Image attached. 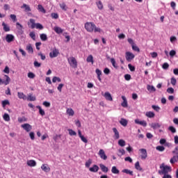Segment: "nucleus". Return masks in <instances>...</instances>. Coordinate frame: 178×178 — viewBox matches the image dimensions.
Listing matches in <instances>:
<instances>
[{
	"label": "nucleus",
	"mask_w": 178,
	"mask_h": 178,
	"mask_svg": "<svg viewBox=\"0 0 178 178\" xmlns=\"http://www.w3.org/2000/svg\"><path fill=\"white\" fill-rule=\"evenodd\" d=\"M135 123H136V124H140V126H143V127H147V122L145 120L140 121V120L136 119L135 120Z\"/></svg>",
	"instance_id": "13"
},
{
	"label": "nucleus",
	"mask_w": 178,
	"mask_h": 178,
	"mask_svg": "<svg viewBox=\"0 0 178 178\" xmlns=\"http://www.w3.org/2000/svg\"><path fill=\"white\" fill-rule=\"evenodd\" d=\"M70 136H77V133L74 131L73 129H68Z\"/></svg>",
	"instance_id": "46"
},
{
	"label": "nucleus",
	"mask_w": 178,
	"mask_h": 178,
	"mask_svg": "<svg viewBox=\"0 0 178 178\" xmlns=\"http://www.w3.org/2000/svg\"><path fill=\"white\" fill-rule=\"evenodd\" d=\"M147 90L148 91H153V92L156 91V89L155 88V87L149 85L147 86Z\"/></svg>",
	"instance_id": "45"
},
{
	"label": "nucleus",
	"mask_w": 178,
	"mask_h": 178,
	"mask_svg": "<svg viewBox=\"0 0 178 178\" xmlns=\"http://www.w3.org/2000/svg\"><path fill=\"white\" fill-rule=\"evenodd\" d=\"M60 8L63 9V10H67V7L66 6V4L65 3H61L59 4Z\"/></svg>",
	"instance_id": "42"
},
{
	"label": "nucleus",
	"mask_w": 178,
	"mask_h": 178,
	"mask_svg": "<svg viewBox=\"0 0 178 178\" xmlns=\"http://www.w3.org/2000/svg\"><path fill=\"white\" fill-rule=\"evenodd\" d=\"M35 19H30L29 22H28V26L31 29H35Z\"/></svg>",
	"instance_id": "10"
},
{
	"label": "nucleus",
	"mask_w": 178,
	"mask_h": 178,
	"mask_svg": "<svg viewBox=\"0 0 178 178\" xmlns=\"http://www.w3.org/2000/svg\"><path fill=\"white\" fill-rule=\"evenodd\" d=\"M99 168L104 173L108 172V168L106 167L104 164H99Z\"/></svg>",
	"instance_id": "15"
},
{
	"label": "nucleus",
	"mask_w": 178,
	"mask_h": 178,
	"mask_svg": "<svg viewBox=\"0 0 178 178\" xmlns=\"http://www.w3.org/2000/svg\"><path fill=\"white\" fill-rule=\"evenodd\" d=\"M85 29L88 33H92V31H94V33H101L102 31V29L97 27L93 22H86L85 24Z\"/></svg>",
	"instance_id": "1"
},
{
	"label": "nucleus",
	"mask_w": 178,
	"mask_h": 178,
	"mask_svg": "<svg viewBox=\"0 0 178 178\" xmlns=\"http://www.w3.org/2000/svg\"><path fill=\"white\" fill-rule=\"evenodd\" d=\"M3 119L5 120V122H9L10 120V116H9V114L4 113L3 115Z\"/></svg>",
	"instance_id": "33"
},
{
	"label": "nucleus",
	"mask_w": 178,
	"mask_h": 178,
	"mask_svg": "<svg viewBox=\"0 0 178 178\" xmlns=\"http://www.w3.org/2000/svg\"><path fill=\"white\" fill-rule=\"evenodd\" d=\"M63 83H60L57 87V90H59V92H62V88H63Z\"/></svg>",
	"instance_id": "62"
},
{
	"label": "nucleus",
	"mask_w": 178,
	"mask_h": 178,
	"mask_svg": "<svg viewBox=\"0 0 178 178\" xmlns=\"http://www.w3.org/2000/svg\"><path fill=\"white\" fill-rule=\"evenodd\" d=\"M136 56L130 51H127L125 53V58L127 60V62H131L133 60V58H135Z\"/></svg>",
	"instance_id": "4"
},
{
	"label": "nucleus",
	"mask_w": 178,
	"mask_h": 178,
	"mask_svg": "<svg viewBox=\"0 0 178 178\" xmlns=\"http://www.w3.org/2000/svg\"><path fill=\"white\" fill-rule=\"evenodd\" d=\"M146 116L147 118H154L155 116V113L152 111H149L146 113Z\"/></svg>",
	"instance_id": "38"
},
{
	"label": "nucleus",
	"mask_w": 178,
	"mask_h": 178,
	"mask_svg": "<svg viewBox=\"0 0 178 178\" xmlns=\"http://www.w3.org/2000/svg\"><path fill=\"white\" fill-rule=\"evenodd\" d=\"M120 124H122V126H123L124 127H126V126H127V120L124 119V118H122L120 121Z\"/></svg>",
	"instance_id": "30"
},
{
	"label": "nucleus",
	"mask_w": 178,
	"mask_h": 178,
	"mask_svg": "<svg viewBox=\"0 0 178 178\" xmlns=\"http://www.w3.org/2000/svg\"><path fill=\"white\" fill-rule=\"evenodd\" d=\"M4 79H5V81H3L0 78V85L5 84V86H8V84H9L10 83V77H9V76H8V75H4Z\"/></svg>",
	"instance_id": "6"
},
{
	"label": "nucleus",
	"mask_w": 178,
	"mask_h": 178,
	"mask_svg": "<svg viewBox=\"0 0 178 178\" xmlns=\"http://www.w3.org/2000/svg\"><path fill=\"white\" fill-rule=\"evenodd\" d=\"M86 62H88V63H94V57L92 56V55H89L88 56Z\"/></svg>",
	"instance_id": "27"
},
{
	"label": "nucleus",
	"mask_w": 178,
	"mask_h": 178,
	"mask_svg": "<svg viewBox=\"0 0 178 178\" xmlns=\"http://www.w3.org/2000/svg\"><path fill=\"white\" fill-rule=\"evenodd\" d=\"M128 67H129V70H131V72H134L136 70V67L134 66L131 65V64H129Z\"/></svg>",
	"instance_id": "60"
},
{
	"label": "nucleus",
	"mask_w": 178,
	"mask_h": 178,
	"mask_svg": "<svg viewBox=\"0 0 178 178\" xmlns=\"http://www.w3.org/2000/svg\"><path fill=\"white\" fill-rule=\"evenodd\" d=\"M131 47H132L133 51H135L136 52H140V48H138V47H137V46L136 45V44H133V45L131 46Z\"/></svg>",
	"instance_id": "43"
},
{
	"label": "nucleus",
	"mask_w": 178,
	"mask_h": 178,
	"mask_svg": "<svg viewBox=\"0 0 178 178\" xmlns=\"http://www.w3.org/2000/svg\"><path fill=\"white\" fill-rule=\"evenodd\" d=\"M17 97L18 98H19V99H24V101H26V99H27V96H26V95H24V93L22 92H17Z\"/></svg>",
	"instance_id": "14"
},
{
	"label": "nucleus",
	"mask_w": 178,
	"mask_h": 178,
	"mask_svg": "<svg viewBox=\"0 0 178 178\" xmlns=\"http://www.w3.org/2000/svg\"><path fill=\"white\" fill-rule=\"evenodd\" d=\"M152 109L156 111V112H159V111L161 110V108H159V106L155 105L152 106Z\"/></svg>",
	"instance_id": "55"
},
{
	"label": "nucleus",
	"mask_w": 178,
	"mask_h": 178,
	"mask_svg": "<svg viewBox=\"0 0 178 178\" xmlns=\"http://www.w3.org/2000/svg\"><path fill=\"white\" fill-rule=\"evenodd\" d=\"M176 83H177V81L176 80V78H171V84L172 86H176Z\"/></svg>",
	"instance_id": "61"
},
{
	"label": "nucleus",
	"mask_w": 178,
	"mask_h": 178,
	"mask_svg": "<svg viewBox=\"0 0 178 178\" xmlns=\"http://www.w3.org/2000/svg\"><path fill=\"white\" fill-rule=\"evenodd\" d=\"M52 81L54 83H56V81H58V83H60V81H62V80L59 77L54 76L53 79H52Z\"/></svg>",
	"instance_id": "41"
},
{
	"label": "nucleus",
	"mask_w": 178,
	"mask_h": 178,
	"mask_svg": "<svg viewBox=\"0 0 178 178\" xmlns=\"http://www.w3.org/2000/svg\"><path fill=\"white\" fill-rule=\"evenodd\" d=\"M111 63L115 69H119V65H118V63H116V60L115 58H111Z\"/></svg>",
	"instance_id": "21"
},
{
	"label": "nucleus",
	"mask_w": 178,
	"mask_h": 178,
	"mask_svg": "<svg viewBox=\"0 0 178 178\" xmlns=\"http://www.w3.org/2000/svg\"><path fill=\"white\" fill-rule=\"evenodd\" d=\"M27 101H35V96H33L32 93H30L28 95V97H26Z\"/></svg>",
	"instance_id": "25"
},
{
	"label": "nucleus",
	"mask_w": 178,
	"mask_h": 178,
	"mask_svg": "<svg viewBox=\"0 0 178 178\" xmlns=\"http://www.w3.org/2000/svg\"><path fill=\"white\" fill-rule=\"evenodd\" d=\"M99 156H106V155H105V151H104L102 149L99 150Z\"/></svg>",
	"instance_id": "53"
},
{
	"label": "nucleus",
	"mask_w": 178,
	"mask_h": 178,
	"mask_svg": "<svg viewBox=\"0 0 178 178\" xmlns=\"http://www.w3.org/2000/svg\"><path fill=\"white\" fill-rule=\"evenodd\" d=\"M54 31L55 33H56V34H62V33H63V29L59 26H55L54 28Z\"/></svg>",
	"instance_id": "19"
},
{
	"label": "nucleus",
	"mask_w": 178,
	"mask_h": 178,
	"mask_svg": "<svg viewBox=\"0 0 178 178\" xmlns=\"http://www.w3.org/2000/svg\"><path fill=\"white\" fill-rule=\"evenodd\" d=\"M111 172L115 175H118L119 174V170H118L116 166H113L111 168Z\"/></svg>",
	"instance_id": "35"
},
{
	"label": "nucleus",
	"mask_w": 178,
	"mask_h": 178,
	"mask_svg": "<svg viewBox=\"0 0 178 178\" xmlns=\"http://www.w3.org/2000/svg\"><path fill=\"white\" fill-rule=\"evenodd\" d=\"M96 5L98 9H99V10H102L104 9V4H102V1H96Z\"/></svg>",
	"instance_id": "23"
},
{
	"label": "nucleus",
	"mask_w": 178,
	"mask_h": 178,
	"mask_svg": "<svg viewBox=\"0 0 178 178\" xmlns=\"http://www.w3.org/2000/svg\"><path fill=\"white\" fill-rule=\"evenodd\" d=\"M122 99L123 100V102L121 104V106L123 108H127V99H126L125 96H122Z\"/></svg>",
	"instance_id": "20"
},
{
	"label": "nucleus",
	"mask_w": 178,
	"mask_h": 178,
	"mask_svg": "<svg viewBox=\"0 0 178 178\" xmlns=\"http://www.w3.org/2000/svg\"><path fill=\"white\" fill-rule=\"evenodd\" d=\"M10 19H12V20L13 22H16L17 20V18L16 17V15H15V14H11L10 15Z\"/></svg>",
	"instance_id": "57"
},
{
	"label": "nucleus",
	"mask_w": 178,
	"mask_h": 178,
	"mask_svg": "<svg viewBox=\"0 0 178 178\" xmlns=\"http://www.w3.org/2000/svg\"><path fill=\"white\" fill-rule=\"evenodd\" d=\"M156 149H157V151H160L161 152L165 151V147L163 146H157Z\"/></svg>",
	"instance_id": "54"
},
{
	"label": "nucleus",
	"mask_w": 178,
	"mask_h": 178,
	"mask_svg": "<svg viewBox=\"0 0 178 178\" xmlns=\"http://www.w3.org/2000/svg\"><path fill=\"white\" fill-rule=\"evenodd\" d=\"M2 26L3 27V30L4 31H10V28L9 27V26H8V24H6L5 22L2 23Z\"/></svg>",
	"instance_id": "32"
},
{
	"label": "nucleus",
	"mask_w": 178,
	"mask_h": 178,
	"mask_svg": "<svg viewBox=\"0 0 178 178\" xmlns=\"http://www.w3.org/2000/svg\"><path fill=\"white\" fill-rule=\"evenodd\" d=\"M21 9H24V10L26 12H31V8H30L29 5H27L26 3H24L22 6H21Z\"/></svg>",
	"instance_id": "16"
},
{
	"label": "nucleus",
	"mask_w": 178,
	"mask_h": 178,
	"mask_svg": "<svg viewBox=\"0 0 178 178\" xmlns=\"http://www.w3.org/2000/svg\"><path fill=\"white\" fill-rule=\"evenodd\" d=\"M95 73L97 75V79L99 81H102V79H101V76L102 75V71H101V70L99 69H96Z\"/></svg>",
	"instance_id": "18"
},
{
	"label": "nucleus",
	"mask_w": 178,
	"mask_h": 178,
	"mask_svg": "<svg viewBox=\"0 0 178 178\" xmlns=\"http://www.w3.org/2000/svg\"><path fill=\"white\" fill-rule=\"evenodd\" d=\"M103 96L106 98V101H113V98H112V95L109 93V92H106Z\"/></svg>",
	"instance_id": "12"
},
{
	"label": "nucleus",
	"mask_w": 178,
	"mask_h": 178,
	"mask_svg": "<svg viewBox=\"0 0 178 178\" xmlns=\"http://www.w3.org/2000/svg\"><path fill=\"white\" fill-rule=\"evenodd\" d=\"M35 29H38L39 30H42V29H44V26H42V24H40V23H37L35 25Z\"/></svg>",
	"instance_id": "44"
},
{
	"label": "nucleus",
	"mask_w": 178,
	"mask_h": 178,
	"mask_svg": "<svg viewBox=\"0 0 178 178\" xmlns=\"http://www.w3.org/2000/svg\"><path fill=\"white\" fill-rule=\"evenodd\" d=\"M98 170H99V167L97 165H92V168H89V171H90L91 172L96 173L98 172Z\"/></svg>",
	"instance_id": "17"
},
{
	"label": "nucleus",
	"mask_w": 178,
	"mask_h": 178,
	"mask_svg": "<svg viewBox=\"0 0 178 178\" xmlns=\"http://www.w3.org/2000/svg\"><path fill=\"white\" fill-rule=\"evenodd\" d=\"M167 92H168V94H173V92H175V89H173V88H168L167 89Z\"/></svg>",
	"instance_id": "59"
},
{
	"label": "nucleus",
	"mask_w": 178,
	"mask_h": 178,
	"mask_svg": "<svg viewBox=\"0 0 178 178\" xmlns=\"http://www.w3.org/2000/svg\"><path fill=\"white\" fill-rule=\"evenodd\" d=\"M26 164H27V165H29L30 167L36 166V162L33 160L27 161Z\"/></svg>",
	"instance_id": "22"
},
{
	"label": "nucleus",
	"mask_w": 178,
	"mask_h": 178,
	"mask_svg": "<svg viewBox=\"0 0 178 178\" xmlns=\"http://www.w3.org/2000/svg\"><path fill=\"white\" fill-rule=\"evenodd\" d=\"M135 168H136L137 170L142 171L143 168H140L139 161H137L136 163H135Z\"/></svg>",
	"instance_id": "39"
},
{
	"label": "nucleus",
	"mask_w": 178,
	"mask_h": 178,
	"mask_svg": "<svg viewBox=\"0 0 178 178\" xmlns=\"http://www.w3.org/2000/svg\"><path fill=\"white\" fill-rule=\"evenodd\" d=\"M51 17L52 19H58L59 18V15H58V13H51Z\"/></svg>",
	"instance_id": "63"
},
{
	"label": "nucleus",
	"mask_w": 178,
	"mask_h": 178,
	"mask_svg": "<svg viewBox=\"0 0 178 178\" xmlns=\"http://www.w3.org/2000/svg\"><path fill=\"white\" fill-rule=\"evenodd\" d=\"M67 61L70 63V66H72V67H74V69H76V67H77V60L74 57L68 58Z\"/></svg>",
	"instance_id": "3"
},
{
	"label": "nucleus",
	"mask_w": 178,
	"mask_h": 178,
	"mask_svg": "<svg viewBox=\"0 0 178 178\" xmlns=\"http://www.w3.org/2000/svg\"><path fill=\"white\" fill-rule=\"evenodd\" d=\"M41 169L46 173L49 172L51 171V168L49 167L48 164H42L41 166Z\"/></svg>",
	"instance_id": "9"
},
{
	"label": "nucleus",
	"mask_w": 178,
	"mask_h": 178,
	"mask_svg": "<svg viewBox=\"0 0 178 178\" xmlns=\"http://www.w3.org/2000/svg\"><path fill=\"white\" fill-rule=\"evenodd\" d=\"M118 145H120V147H124V145H126V141H124L123 139L119 140Z\"/></svg>",
	"instance_id": "36"
},
{
	"label": "nucleus",
	"mask_w": 178,
	"mask_h": 178,
	"mask_svg": "<svg viewBox=\"0 0 178 178\" xmlns=\"http://www.w3.org/2000/svg\"><path fill=\"white\" fill-rule=\"evenodd\" d=\"M21 127H22V129H24V130L27 131V133H29V131H31V130L33 129V127H31V125H30V124H24L21 125Z\"/></svg>",
	"instance_id": "8"
},
{
	"label": "nucleus",
	"mask_w": 178,
	"mask_h": 178,
	"mask_svg": "<svg viewBox=\"0 0 178 178\" xmlns=\"http://www.w3.org/2000/svg\"><path fill=\"white\" fill-rule=\"evenodd\" d=\"M124 79H125V80H127V81H129L131 80V75L127 74L124 75Z\"/></svg>",
	"instance_id": "52"
},
{
	"label": "nucleus",
	"mask_w": 178,
	"mask_h": 178,
	"mask_svg": "<svg viewBox=\"0 0 178 178\" xmlns=\"http://www.w3.org/2000/svg\"><path fill=\"white\" fill-rule=\"evenodd\" d=\"M26 120H27V118L26 117H19V118H18L19 123H23L24 122H26Z\"/></svg>",
	"instance_id": "40"
},
{
	"label": "nucleus",
	"mask_w": 178,
	"mask_h": 178,
	"mask_svg": "<svg viewBox=\"0 0 178 178\" xmlns=\"http://www.w3.org/2000/svg\"><path fill=\"white\" fill-rule=\"evenodd\" d=\"M6 41L8 43L13 42V41H15V35L12 34H7L6 35Z\"/></svg>",
	"instance_id": "7"
},
{
	"label": "nucleus",
	"mask_w": 178,
	"mask_h": 178,
	"mask_svg": "<svg viewBox=\"0 0 178 178\" xmlns=\"http://www.w3.org/2000/svg\"><path fill=\"white\" fill-rule=\"evenodd\" d=\"M29 37H31V38H32V40H35V33L31 32L29 33Z\"/></svg>",
	"instance_id": "56"
},
{
	"label": "nucleus",
	"mask_w": 178,
	"mask_h": 178,
	"mask_svg": "<svg viewBox=\"0 0 178 178\" xmlns=\"http://www.w3.org/2000/svg\"><path fill=\"white\" fill-rule=\"evenodd\" d=\"M10 104L9 100H3L2 102V106L3 108H5L6 105H10Z\"/></svg>",
	"instance_id": "47"
},
{
	"label": "nucleus",
	"mask_w": 178,
	"mask_h": 178,
	"mask_svg": "<svg viewBox=\"0 0 178 178\" xmlns=\"http://www.w3.org/2000/svg\"><path fill=\"white\" fill-rule=\"evenodd\" d=\"M150 127L152 129H159L161 127V124H159V123H152L150 124Z\"/></svg>",
	"instance_id": "29"
},
{
	"label": "nucleus",
	"mask_w": 178,
	"mask_h": 178,
	"mask_svg": "<svg viewBox=\"0 0 178 178\" xmlns=\"http://www.w3.org/2000/svg\"><path fill=\"white\" fill-rule=\"evenodd\" d=\"M160 169L161 170L158 171V173L160 175H168V173L172 171V168L168 165H165L164 163H162L160 165Z\"/></svg>",
	"instance_id": "2"
},
{
	"label": "nucleus",
	"mask_w": 178,
	"mask_h": 178,
	"mask_svg": "<svg viewBox=\"0 0 178 178\" xmlns=\"http://www.w3.org/2000/svg\"><path fill=\"white\" fill-rule=\"evenodd\" d=\"M40 39L42 40V41H47L48 40V37L47 36V34L45 33H42L40 35Z\"/></svg>",
	"instance_id": "34"
},
{
	"label": "nucleus",
	"mask_w": 178,
	"mask_h": 178,
	"mask_svg": "<svg viewBox=\"0 0 178 178\" xmlns=\"http://www.w3.org/2000/svg\"><path fill=\"white\" fill-rule=\"evenodd\" d=\"M33 65L35 67H40L41 63H38V61H34Z\"/></svg>",
	"instance_id": "64"
},
{
	"label": "nucleus",
	"mask_w": 178,
	"mask_h": 178,
	"mask_svg": "<svg viewBox=\"0 0 178 178\" xmlns=\"http://www.w3.org/2000/svg\"><path fill=\"white\" fill-rule=\"evenodd\" d=\"M38 10H39V12H42V13H47V10H45V8H44L42 5L41 4H39L38 6Z\"/></svg>",
	"instance_id": "28"
},
{
	"label": "nucleus",
	"mask_w": 178,
	"mask_h": 178,
	"mask_svg": "<svg viewBox=\"0 0 178 178\" xmlns=\"http://www.w3.org/2000/svg\"><path fill=\"white\" fill-rule=\"evenodd\" d=\"M122 173H126L127 175H129L130 176H134V172L131 170H129L128 169H124L122 170Z\"/></svg>",
	"instance_id": "26"
},
{
	"label": "nucleus",
	"mask_w": 178,
	"mask_h": 178,
	"mask_svg": "<svg viewBox=\"0 0 178 178\" xmlns=\"http://www.w3.org/2000/svg\"><path fill=\"white\" fill-rule=\"evenodd\" d=\"M113 131L114 133V140H119L120 138V135L119 134V131L116 128H113Z\"/></svg>",
	"instance_id": "11"
},
{
	"label": "nucleus",
	"mask_w": 178,
	"mask_h": 178,
	"mask_svg": "<svg viewBox=\"0 0 178 178\" xmlns=\"http://www.w3.org/2000/svg\"><path fill=\"white\" fill-rule=\"evenodd\" d=\"M67 113L70 116H73L74 115V111L72 108H67Z\"/></svg>",
	"instance_id": "37"
},
{
	"label": "nucleus",
	"mask_w": 178,
	"mask_h": 178,
	"mask_svg": "<svg viewBox=\"0 0 178 178\" xmlns=\"http://www.w3.org/2000/svg\"><path fill=\"white\" fill-rule=\"evenodd\" d=\"M28 77L29 79H34V77H35V74H34L33 72H29Z\"/></svg>",
	"instance_id": "58"
},
{
	"label": "nucleus",
	"mask_w": 178,
	"mask_h": 178,
	"mask_svg": "<svg viewBox=\"0 0 178 178\" xmlns=\"http://www.w3.org/2000/svg\"><path fill=\"white\" fill-rule=\"evenodd\" d=\"M92 163V160L88 159V161H86V163H85V166H86L87 168H90Z\"/></svg>",
	"instance_id": "48"
},
{
	"label": "nucleus",
	"mask_w": 178,
	"mask_h": 178,
	"mask_svg": "<svg viewBox=\"0 0 178 178\" xmlns=\"http://www.w3.org/2000/svg\"><path fill=\"white\" fill-rule=\"evenodd\" d=\"M162 67L164 69V70H168V69H169V64L168 63H164Z\"/></svg>",
	"instance_id": "51"
},
{
	"label": "nucleus",
	"mask_w": 178,
	"mask_h": 178,
	"mask_svg": "<svg viewBox=\"0 0 178 178\" xmlns=\"http://www.w3.org/2000/svg\"><path fill=\"white\" fill-rule=\"evenodd\" d=\"M26 51H28L29 54H33L34 50H33V46H31V44H28L26 46Z\"/></svg>",
	"instance_id": "31"
},
{
	"label": "nucleus",
	"mask_w": 178,
	"mask_h": 178,
	"mask_svg": "<svg viewBox=\"0 0 178 178\" xmlns=\"http://www.w3.org/2000/svg\"><path fill=\"white\" fill-rule=\"evenodd\" d=\"M168 130H170V131H171V133H176V128H175V127H172V126H170L168 127Z\"/></svg>",
	"instance_id": "49"
},
{
	"label": "nucleus",
	"mask_w": 178,
	"mask_h": 178,
	"mask_svg": "<svg viewBox=\"0 0 178 178\" xmlns=\"http://www.w3.org/2000/svg\"><path fill=\"white\" fill-rule=\"evenodd\" d=\"M37 109H39V113L41 116H45V111L41 108L40 106H36Z\"/></svg>",
	"instance_id": "24"
},
{
	"label": "nucleus",
	"mask_w": 178,
	"mask_h": 178,
	"mask_svg": "<svg viewBox=\"0 0 178 178\" xmlns=\"http://www.w3.org/2000/svg\"><path fill=\"white\" fill-rule=\"evenodd\" d=\"M58 55H59V50L58 49H56V47H54L52 51H51L49 53L50 58H56V56H58Z\"/></svg>",
	"instance_id": "5"
},
{
	"label": "nucleus",
	"mask_w": 178,
	"mask_h": 178,
	"mask_svg": "<svg viewBox=\"0 0 178 178\" xmlns=\"http://www.w3.org/2000/svg\"><path fill=\"white\" fill-rule=\"evenodd\" d=\"M140 154H142V155H143L144 156H147V149H140Z\"/></svg>",
	"instance_id": "50"
}]
</instances>
